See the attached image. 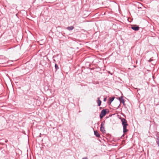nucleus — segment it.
I'll return each mask as SVG.
<instances>
[{"instance_id":"9d476101","label":"nucleus","mask_w":159,"mask_h":159,"mask_svg":"<svg viewBox=\"0 0 159 159\" xmlns=\"http://www.w3.org/2000/svg\"><path fill=\"white\" fill-rule=\"evenodd\" d=\"M55 67L56 69V71L58 69H59V67L58 66V65L57 64H55Z\"/></svg>"},{"instance_id":"f03ea898","label":"nucleus","mask_w":159,"mask_h":159,"mask_svg":"<svg viewBox=\"0 0 159 159\" xmlns=\"http://www.w3.org/2000/svg\"><path fill=\"white\" fill-rule=\"evenodd\" d=\"M107 109H104L102 110L99 115V117L101 119L102 118L106 115V114L107 113Z\"/></svg>"},{"instance_id":"f8f14e48","label":"nucleus","mask_w":159,"mask_h":159,"mask_svg":"<svg viewBox=\"0 0 159 159\" xmlns=\"http://www.w3.org/2000/svg\"><path fill=\"white\" fill-rule=\"evenodd\" d=\"M107 100V98H104L103 99V101L104 102H106Z\"/></svg>"},{"instance_id":"f257e3e1","label":"nucleus","mask_w":159,"mask_h":159,"mask_svg":"<svg viewBox=\"0 0 159 159\" xmlns=\"http://www.w3.org/2000/svg\"><path fill=\"white\" fill-rule=\"evenodd\" d=\"M120 120L123 127V132L125 134L128 131V130L127 129V127L128 125L127 124V121L125 118H120Z\"/></svg>"},{"instance_id":"20e7f679","label":"nucleus","mask_w":159,"mask_h":159,"mask_svg":"<svg viewBox=\"0 0 159 159\" xmlns=\"http://www.w3.org/2000/svg\"><path fill=\"white\" fill-rule=\"evenodd\" d=\"M119 100L120 102L122 103L124 105L125 104V100L123 98L122 96H121L119 98Z\"/></svg>"},{"instance_id":"39448f33","label":"nucleus","mask_w":159,"mask_h":159,"mask_svg":"<svg viewBox=\"0 0 159 159\" xmlns=\"http://www.w3.org/2000/svg\"><path fill=\"white\" fill-rule=\"evenodd\" d=\"M94 134L95 136L97 137H100V134L98 133V132L97 131H94Z\"/></svg>"},{"instance_id":"ddd939ff","label":"nucleus","mask_w":159,"mask_h":159,"mask_svg":"<svg viewBox=\"0 0 159 159\" xmlns=\"http://www.w3.org/2000/svg\"><path fill=\"white\" fill-rule=\"evenodd\" d=\"M152 61V60L151 59H150L149 60V62H151Z\"/></svg>"},{"instance_id":"4468645a","label":"nucleus","mask_w":159,"mask_h":159,"mask_svg":"<svg viewBox=\"0 0 159 159\" xmlns=\"http://www.w3.org/2000/svg\"><path fill=\"white\" fill-rule=\"evenodd\" d=\"M82 159H88L87 157H83Z\"/></svg>"},{"instance_id":"0eeeda50","label":"nucleus","mask_w":159,"mask_h":159,"mask_svg":"<svg viewBox=\"0 0 159 159\" xmlns=\"http://www.w3.org/2000/svg\"><path fill=\"white\" fill-rule=\"evenodd\" d=\"M114 97L111 98L107 102L108 103V104H111V102L114 100Z\"/></svg>"},{"instance_id":"6e6552de","label":"nucleus","mask_w":159,"mask_h":159,"mask_svg":"<svg viewBox=\"0 0 159 159\" xmlns=\"http://www.w3.org/2000/svg\"><path fill=\"white\" fill-rule=\"evenodd\" d=\"M100 131L103 133H105L106 130L104 127H100Z\"/></svg>"},{"instance_id":"9b49d317","label":"nucleus","mask_w":159,"mask_h":159,"mask_svg":"<svg viewBox=\"0 0 159 159\" xmlns=\"http://www.w3.org/2000/svg\"><path fill=\"white\" fill-rule=\"evenodd\" d=\"M105 121H104L102 122L101 124V125L100 127H104V125L105 124Z\"/></svg>"},{"instance_id":"1a4fd4ad","label":"nucleus","mask_w":159,"mask_h":159,"mask_svg":"<svg viewBox=\"0 0 159 159\" xmlns=\"http://www.w3.org/2000/svg\"><path fill=\"white\" fill-rule=\"evenodd\" d=\"M74 29V27L73 26H70L67 27L66 29L69 30H71Z\"/></svg>"},{"instance_id":"dca6fc26","label":"nucleus","mask_w":159,"mask_h":159,"mask_svg":"<svg viewBox=\"0 0 159 159\" xmlns=\"http://www.w3.org/2000/svg\"><path fill=\"white\" fill-rule=\"evenodd\" d=\"M124 136V134H123L122 135V136Z\"/></svg>"},{"instance_id":"7ed1b4c3","label":"nucleus","mask_w":159,"mask_h":159,"mask_svg":"<svg viewBox=\"0 0 159 159\" xmlns=\"http://www.w3.org/2000/svg\"><path fill=\"white\" fill-rule=\"evenodd\" d=\"M131 28L135 31H137L139 30V27L137 25H134L131 26Z\"/></svg>"},{"instance_id":"2eb2a0df","label":"nucleus","mask_w":159,"mask_h":159,"mask_svg":"<svg viewBox=\"0 0 159 159\" xmlns=\"http://www.w3.org/2000/svg\"><path fill=\"white\" fill-rule=\"evenodd\" d=\"M7 141H5L6 142H7Z\"/></svg>"},{"instance_id":"423d86ee","label":"nucleus","mask_w":159,"mask_h":159,"mask_svg":"<svg viewBox=\"0 0 159 159\" xmlns=\"http://www.w3.org/2000/svg\"><path fill=\"white\" fill-rule=\"evenodd\" d=\"M97 102L98 103V106H100L101 105L102 102L100 99V98H98Z\"/></svg>"}]
</instances>
